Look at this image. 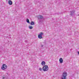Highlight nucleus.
I'll return each mask as SVG.
<instances>
[{"label":"nucleus","mask_w":79,"mask_h":79,"mask_svg":"<svg viewBox=\"0 0 79 79\" xmlns=\"http://www.w3.org/2000/svg\"><path fill=\"white\" fill-rule=\"evenodd\" d=\"M27 22L29 24L30 23V22H29V20L28 19H27Z\"/></svg>","instance_id":"nucleus-10"},{"label":"nucleus","mask_w":79,"mask_h":79,"mask_svg":"<svg viewBox=\"0 0 79 79\" xmlns=\"http://www.w3.org/2000/svg\"><path fill=\"white\" fill-rule=\"evenodd\" d=\"M78 55H79V52H78Z\"/></svg>","instance_id":"nucleus-14"},{"label":"nucleus","mask_w":79,"mask_h":79,"mask_svg":"<svg viewBox=\"0 0 79 79\" xmlns=\"http://www.w3.org/2000/svg\"><path fill=\"white\" fill-rule=\"evenodd\" d=\"M8 3L10 5H11L13 4V2L11 0H9L8 1Z\"/></svg>","instance_id":"nucleus-4"},{"label":"nucleus","mask_w":79,"mask_h":79,"mask_svg":"<svg viewBox=\"0 0 79 79\" xmlns=\"http://www.w3.org/2000/svg\"><path fill=\"white\" fill-rule=\"evenodd\" d=\"M39 35H41V36H42V35H44V33H43V32H41L40 33Z\"/></svg>","instance_id":"nucleus-9"},{"label":"nucleus","mask_w":79,"mask_h":79,"mask_svg":"<svg viewBox=\"0 0 79 79\" xmlns=\"http://www.w3.org/2000/svg\"><path fill=\"white\" fill-rule=\"evenodd\" d=\"M30 24L31 25H35V22L31 21L30 23Z\"/></svg>","instance_id":"nucleus-7"},{"label":"nucleus","mask_w":79,"mask_h":79,"mask_svg":"<svg viewBox=\"0 0 79 79\" xmlns=\"http://www.w3.org/2000/svg\"><path fill=\"white\" fill-rule=\"evenodd\" d=\"M42 69L43 71H47L48 70V67L47 65H44L43 66Z\"/></svg>","instance_id":"nucleus-2"},{"label":"nucleus","mask_w":79,"mask_h":79,"mask_svg":"<svg viewBox=\"0 0 79 79\" xmlns=\"http://www.w3.org/2000/svg\"><path fill=\"white\" fill-rule=\"evenodd\" d=\"M40 19H42V18H43V17H42V15H40Z\"/></svg>","instance_id":"nucleus-12"},{"label":"nucleus","mask_w":79,"mask_h":79,"mask_svg":"<svg viewBox=\"0 0 79 79\" xmlns=\"http://www.w3.org/2000/svg\"><path fill=\"white\" fill-rule=\"evenodd\" d=\"M59 61L60 63H63V59L62 58H60L59 59Z\"/></svg>","instance_id":"nucleus-5"},{"label":"nucleus","mask_w":79,"mask_h":79,"mask_svg":"<svg viewBox=\"0 0 79 79\" xmlns=\"http://www.w3.org/2000/svg\"><path fill=\"white\" fill-rule=\"evenodd\" d=\"M38 37L39 39H42V35H38Z\"/></svg>","instance_id":"nucleus-8"},{"label":"nucleus","mask_w":79,"mask_h":79,"mask_svg":"<svg viewBox=\"0 0 79 79\" xmlns=\"http://www.w3.org/2000/svg\"><path fill=\"white\" fill-rule=\"evenodd\" d=\"M67 75L68 74L67 73H66V72H64L62 74L61 79H66L67 78L66 76H67Z\"/></svg>","instance_id":"nucleus-1"},{"label":"nucleus","mask_w":79,"mask_h":79,"mask_svg":"<svg viewBox=\"0 0 79 79\" xmlns=\"http://www.w3.org/2000/svg\"><path fill=\"white\" fill-rule=\"evenodd\" d=\"M39 69L40 71H42V69L41 68H40Z\"/></svg>","instance_id":"nucleus-13"},{"label":"nucleus","mask_w":79,"mask_h":79,"mask_svg":"<svg viewBox=\"0 0 79 79\" xmlns=\"http://www.w3.org/2000/svg\"><path fill=\"white\" fill-rule=\"evenodd\" d=\"M29 29H32V28H33V27L32 26H30L29 27Z\"/></svg>","instance_id":"nucleus-11"},{"label":"nucleus","mask_w":79,"mask_h":79,"mask_svg":"<svg viewBox=\"0 0 79 79\" xmlns=\"http://www.w3.org/2000/svg\"><path fill=\"white\" fill-rule=\"evenodd\" d=\"M41 64L42 66H45V61H42L41 62Z\"/></svg>","instance_id":"nucleus-6"},{"label":"nucleus","mask_w":79,"mask_h":79,"mask_svg":"<svg viewBox=\"0 0 79 79\" xmlns=\"http://www.w3.org/2000/svg\"><path fill=\"white\" fill-rule=\"evenodd\" d=\"M6 68H7V66L6 64H3L1 68V69L2 70H5Z\"/></svg>","instance_id":"nucleus-3"}]
</instances>
